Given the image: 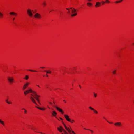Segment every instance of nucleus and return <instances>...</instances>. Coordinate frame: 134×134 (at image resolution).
I'll list each match as a JSON object with an SVG mask.
<instances>
[{
    "mask_svg": "<svg viewBox=\"0 0 134 134\" xmlns=\"http://www.w3.org/2000/svg\"><path fill=\"white\" fill-rule=\"evenodd\" d=\"M44 71L46 72L47 74L46 75V76L47 77H48V76L47 75V73H50L51 74V71H46V70Z\"/></svg>",
    "mask_w": 134,
    "mask_h": 134,
    "instance_id": "obj_19",
    "label": "nucleus"
},
{
    "mask_svg": "<svg viewBox=\"0 0 134 134\" xmlns=\"http://www.w3.org/2000/svg\"><path fill=\"white\" fill-rule=\"evenodd\" d=\"M84 129H85V130H86V129H86V128H84Z\"/></svg>",
    "mask_w": 134,
    "mask_h": 134,
    "instance_id": "obj_50",
    "label": "nucleus"
},
{
    "mask_svg": "<svg viewBox=\"0 0 134 134\" xmlns=\"http://www.w3.org/2000/svg\"><path fill=\"white\" fill-rule=\"evenodd\" d=\"M9 14L10 15H13L14 16H16L17 14L16 13L13 12H10L9 13Z\"/></svg>",
    "mask_w": 134,
    "mask_h": 134,
    "instance_id": "obj_12",
    "label": "nucleus"
},
{
    "mask_svg": "<svg viewBox=\"0 0 134 134\" xmlns=\"http://www.w3.org/2000/svg\"><path fill=\"white\" fill-rule=\"evenodd\" d=\"M114 125L116 126H120L121 125V122H117L114 124Z\"/></svg>",
    "mask_w": 134,
    "mask_h": 134,
    "instance_id": "obj_11",
    "label": "nucleus"
},
{
    "mask_svg": "<svg viewBox=\"0 0 134 134\" xmlns=\"http://www.w3.org/2000/svg\"><path fill=\"white\" fill-rule=\"evenodd\" d=\"M94 95L95 97H96L97 96V94L95 93H94Z\"/></svg>",
    "mask_w": 134,
    "mask_h": 134,
    "instance_id": "obj_38",
    "label": "nucleus"
},
{
    "mask_svg": "<svg viewBox=\"0 0 134 134\" xmlns=\"http://www.w3.org/2000/svg\"><path fill=\"white\" fill-rule=\"evenodd\" d=\"M88 130H90V131L92 133H93V131L92 130H90V129H88Z\"/></svg>",
    "mask_w": 134,
    "mask_h": 134,
    "instance_id": "obj_37",
    "label": "nucleus"
},
{
    "mask_svg": "<svg viewBox=\"0 0 134 134\" xmlns=\"http://www.w3.org/2000/svg\"><path fill=\"white\" fill-rule=\"evenodd\" d=\"M107 122H108V123H111V124H112L113 123L112 122H108V121H107Z\"/></svg>",
    "mask_w": 134,
    "mask_h": 134,
    "instance_id": "obj_41",
    "label": "nucleus"
},
{
    "mask_svg": "<svg viewBox=\"0 0 134 134\" xmlns=\"http://www.w3.org/2000/svg\"><path fill=\"white\" fill-rule=\"evenodd\" d=\"M52 114L53 116H55L57 114V113L55 111H53Z\"/></svg>",
    "mask_w": 134,
    "mask_h": 134,
    "instance_id": "obj_18",
    "label": "nucleus"
},
{
    "mask_svg": "<svg viewBox=\"0 0 134 134\" xmlns=\"http://www.w3.org/2000/svg\"><path fill=\"white\" fill-rule=\"evenodd\" d=\"M35 128H34V127H32L31 128V129L33 130H34V129H35Z\"/></svg>",
    "mask_w": 134,
    "mask_h": 134,
    "instance_id": "obj_39",
    "label": "nucleus"
},
{
    "mask_svg": "<svg viewBox=\"0 0 134 134\" xmlns=\"http://www.w3.org/2000/svg\"><path fill=\"white\" fill-rule=\"evenodd\" d=\"M70 9H71L72 14L74 12H75L76 11V9L73 8H70Z\"/></svg>",
    "mask_w": 134,
    "mask_h": 134,
    "instance_id": "obj_16",
    "label": "nucleus"
},
{
    "mask_svg": "<svg viewBox=\"0 0 134 134\" xmlns=\"http://www.w3.org/2000/svg\"><path fill=\"white\" fill-rule=\"evenodd\" d=\"M36 107L38 109H39L40 110H45V108H41L38 107Z\"/></svg>",
    "mask_w": 134,
    "mask_h": 134,
    "instance_id": "obj_22",
    "label": "nucleus"
},
{
    "mask_svg": "<svg viewBox=\"0 0 134 134\" xmlns=\"http://www.w3.org/2000/svg\"><path fill=\"white\" fill-rule=\"evenodd\" d=\"M44 67H40V68H44Z\"/></svg>",
    "mask_w": 134,
    "mask_h": 134,
    "instance_id": "obj_45",
    "label": "nucleus"
},
{
    "mask_svg": "<svg viewBox=\"0 0 134 134\" xmlns=\"http://www.w3.org/2000/svg\"><path fill=\"white\" fill-rule=\"evenodd\" d=\"M116 70H115L114 71H113L112 73H113V74H116Z\"/></svg>",
    "mask_w": 134,
    "mask_h": 134,
    "instance_id": "obj_29",
    "label": "nucleus"
},
{
    "mask_svg": "<svg viewBox=\"0 0 134 134\" xmlns=\"http://www.w3.org/2000/svg\"><path fill=\"white\" fill-rule=\"evenodd\" d=\"M60 119L61 120H63V119H62L60 117Z\"/></svg>",
    "mask_w": 134,
    "mask_h": 134,
    "instance_id": "obj_40",
    "label": "nucleus"
},
{
    "mask_svg": "<svg viewBox=\"0 0 134 134\" xmlns=\"http://www.w3.org/2000/svg\"><path fill=\"white\" fill-rule=\"evenodd\" d=\"M14 19H15V18H13L12 19L13 20V21H14Z\"/></svg>",
    "mask_w": 134,
    "mask_h": 134,
    "instance_id": "obj_42",
    "label": "nucleus"
},
{
    "mask_svg": "<svg viewBox=\"0 0 134 134\" xmlns=\"http://www.w3.org/2000/svg\"><path fill=\"white\" fill-rule=\"evenodd\" d=\"M49 89L51 90V89L50 88H49Z\"/></svg>",
    "mask_w": 134,
    "mask_h": 134,
    "instance_id": "obj_52",
    "label": "nucleus"
},
{
    "mask_svg": "<svg viewBox=\"0 0 134 134\" xmlns=\"http://www.w3.org/2000/svg\"><path fill=\"white\" fill-rule=\"evenodd\" d=\"M105 3V2L104 1L102 2V5H104Z\"/></svg>",
    "mask_w": 134,
    "mask_h": 134,
    "instance_id": "obj_32",
    "label": "nucleus"
},
{
    "mask_svg": "<svg viewBox=\"0 0 134 134\" xmlns=\"http://www.w3.org/2000/svg\"><path fill=\"white\" fill-rule=\"evenodd\" d=\"M27 87V86L25 84H24V85L23 86V90H24Z\"/></svg>",
    "mask_w": 134,
    "mask_h": 134,
    "instance_id": "obj_21",
    "label": "nucleus"
},
{
    "mask_svg": "<svg viewBox=\"0 0 134 134\" xmlns=\"http://www.w3.org/2000/svg\"><path fill=\"white\" fill-rule=\"evenodd\" d=\"M22 109L24 110V113H25V114L26 113L27 111L24 108H23Z\"/></svg>",
    "mask_w": 134,
    "mask_h": 134,
    "instance_id": "obj_28",
    "label": "nucleus"
},
{
    "mask_svg": "<svg viewBox=\"0 0 134 134\" xmlns=\"http://www.w3.org/2000/svg\"><path fill=\"white\" fill-rule=\"evenodd\" d=\"M30 99L36 105H37V104L36 103L35 99H34L33 97H30Z\"/></svg>",
    "mask_w": 134,
    "mask_h": 134,
    "instance_id": "obj_9",
    "label": "nucleus"
},
{
    "mask_svg": "<svg viewBox=\"0 0 134 134\" xmlns=\"http://www.w3.org/2000/svg\"><path fill=\"white\" fill-rule=\"evenodd\" d=\"M0 123L3 126L5 125V123L3 121H2L1 119H0Z\"/></svg>",
    "mask_w": 134,
    "mask_h": 134,
    "instance_id": "obj_20",
    "label": "nucleus"
},
{
    "mask_svg": "<svg viewBox=\"0 0 134 134\" xmlns=\"http://www.w3.org/2000/svg\"><path fill=\"white\" fill-rule=\"evenodd\" d=\"M79 87L80 88H81V87L80 85H79Z\"/></svg>",
    "mask_w": 134,
    "mask_h": 134,
    "instance_id": "obj_47",
    "label": "nucleus"
},
{
    "mask_svg": "<svg viewBox=\"0 0 134 134\" xmlns=\"http://www.w3.org/2000/svg\"><path fill=\"white\" fill-rule=\"evenodd\" d=\"M89 108L91 110H93L95 113L96 114H97L98 113V112L97 111L95 110L94 108H92L91 107H89Z\"/></svg>",
    "mask_w": 134,
    "mask_h": 134,
    "instance_id": "obj_13",
    "label": "nucleus"
},
{
    "mask_svg": "<svg viewBox=\"0 0 134 134\" xmlns=\"http://www.w3.org/2000/svg\"><path fill=\"white\" fill-rule=\"evenodd\" d=\"M66 9L68 11V12L67 13L71 15V13H70V10L68 8H66Z\"/></svg>",
    "mask_w": 134,
    "mask_h": 134,
    "instance_id": "obj_23",
    "label": "nucleus"
},
{
    "mask_svg": "<svg viewBox=\"0 0 134 134\" xmlns=\"http://www.w3.org/2000/svg\"><path fill=\"white\" fill-rule=\"evenodd\" d=\"M3 16V14L1 12H0V18H2Z\"/></svg>",
    "mask_w": 134,
    "mask_h": 134,
    "instance_id": "obj_24",
    "label": "nucleus"
},
{
    "mask_svg": "<svg viewBox=\"0 0 134 134\" xmlns=\"http://www.w3.org/2000/svg\"><path fill=\"white\" fill-rule=\"evenodd\" d=\"M28 70L29 71H32V72H36V71H34V70H30V69L29 70Z\"/></svg>",
    "mask_w": 134,
    "mask_h": 134,
    "instance_id": "obj_30",
    "label": "nucleus"
},
{
    "mask_svg": "<svg viewBox=\"0 0 134 134\" xmlns=\"http://www.w3.org/2000/svg\"><path fill=\"white\" fill-rule=\"evenodd\" d=\"M57 129L60 132H62V129H63L61 126H60V128H57Z\"/></svg>",
    "mask_w": 134,
    "mask_h": 134,
    "instance_id": "obj_14",
    "label": "nucleus"
},
{
    "mask_svg": "<svg viewBox=\"0 0 134 134\" xmlns=\"http://www.w3.org/2000/svg\"><path fill=\"white\" fill-rule=\"evenodd\" d=\"M42 4L44 6H45L46 5V4L45 2H44L43 4Z\"/></svg>",
    "mask_w": 134,
    "mask_h": 134,
    "instance_id": "obj_35",
    "label": "nucleus"
},
{
    "mask_svg": "<svg viewBox=\"0 0 134 134\" xmlns=\"http://www.w3.org/2000/svg\"><path fill=\"white\" fill-rule=\"evenodd\" d=\"M133 44L134 45V43H133Z\"/></svg>",
    "mask_w": 134,
    "mask_h": 134,
    "instance_id": "obj_53",
    "label": "nucleus"
},
{
    "mask_svg": "<svg viewBox=\"0 0 134 134\" xmlns=\"http://www.w3.org/2000/svg\"><path fill=\"white\" fill-rule=\"evenodd\" d=\"M50 104L51 105H52L53 107V106H54V105H53V104H55V103H54L53 102V104H52L51 103H50ZM54 106H55L54 105Z\"/></svg>",
    "mask_w": 134,
    "mask_h": 134,
    "instance_id": "obj_33",
    "label": "nucleus"
},
{
    "mask_svg": "<svg viewBox=\"0 0 134 134\" xmlns=\"http://www.w3.org/2000/svg\"><path fill=\"white\" fill-rule=\"evenodd\" d=\"M87 5L88 6H91L92 5V4L90 3H88L87 4Z\"/></svg>",
    "mask_w": 134,
    "mask_h": 134,
    "instance_id": "obj_25",
    "label": "nucleus"
},
{
    "mask_svg": "<svg viewBox=\"0 0 134 134\" xmlns=\"http://www.w3.org/2000/svg\"><path fill=\"white\" fill-rule=\"evenodd\" d=\"M64 116L68 121L70 122H72L71 121V119L69 118V116L68 115H64Z\"/></svg>",
    "mask_w": 134,
    "mask_h": 134,
    "instance_id": "obj_7",
    "label": "nucleus"
},
{
    "mask_svg": "<svg viewBox=\"0 0 134 134\" xmlns=\"http://www.w3.org/2000/svg\"><path fill=\"white\" fill-rule=\"evenodd\" d=\"M34 16L35 18L38 19H39L41 18V15L38 13H36L34 15Z\"/></svg>",
    "mask_w": 134,
    "mask_h": 134,
    "instance_id": "obj_6",
    "label": "nucleus"
},
{
    "mask_svg": "<svg viewBox=\"0 0 134 134\" xmlns=\"http://www.w3.org/2000/svg\"><path fill=\"white\" fill-rule=\"evenodd\" d=\"M100 2H97L96 3V4L95 5V7H99L100 6Z\"/></svg>",
    "mask_w": 134,
    "mask_h": 134,
    "instance_id": "obj_15",
    "label": "nucleus"
},
{
    "mask_svg": "<svg viewBox=\"0 0 134 134\" xmlns=\"http://www.w3.org/2000/svg\"><path fill=\"white\" fill-rule=\"evenodd\" d=\"M122 1V0H120V1H119V2H121Z\"/></svg>",
    "mask_w": 134,
    "mask_h": 134,
    "instance_id": "obj_44",
    "label": "nucleus"
},
{
    "mask_svg": "<svg viewBox=\"0 0 134 134\" xmlns=\"http://www.w3.org/2000/svg\"><path fill=\"white\" fill-rule=\"evenodd\" d=\"M6 102L8 104H10L12 103L11 102L8 101L7 100H6Z\"/></svg>",
    "mask_w": 134,
    "mask_h": 134,
    "instance_id": "obj_26",
    "label": "nucleus"
},
{
    "mask_svg": "<svg viewBox=\"0 0 134 134\" xmlns=\"http://www.w3.org/2000/svg\"><path fill=\"white\" fill-rule=\"evenodd\" d=\"M77 15V13L76 12V11H75V12H74L72 14H71V17H73L76 16Z\"/></svg>",
    "mask_w": 134,
    "mask_h": 134,
    "instance_id": "obj_10",
    "label": "nucleus"
},
{
    "mask_svg": "<svg viewBox=\"0 0 134 134\" xmlns=\"http://www.w3.org/2000/svg\"><path fill=\"white\" fill-rule=\"evenodd\" d=\"M30 99L36 105H37V104L36 103L35 99H34L33 97H30Z\"/></svg>",
    "mask_w": 134,
    "mask_h": 134,
    "instance_id": "obj_8",
    "label": "nucleus"
},
{
    "mask_svg": "<svg viewBox=\"0 0 134 134\" xmlns=\"http://www.w3.org/2000/svg\"><path fill=\"white\" fill-rule=\"evenodd\" d=\"M8 79L9 83L10 84H11L12 83L14 82V80L12 77H8Z\"/></svg>",
    "mask_w": 134,
    "mask_h": 134,
    "instance_id": "obj_4",
    "label": "nucleus"
},
{
    "mask_svg": "<svg viewBox=\"0 0 134 134\" xmlns=\"http://www.w3.org/2000/svg\"><path fill=\"white\" fill-rule=\"evenodd\" d=\"M71 121L72 122V123H73V122H74V121L73 120H72Z\"/></svg>",
    "mask_w": 134,
    "mask_h": 134,
    "instance_id": "obj_43",
    "label": "nucleus"
},
{
    "mask_svg": "<svg viewBox=\"0 0 134 134\" xmlns=\"http://www.w3.org/2000/svg\"><path fill=\"white\" fill-rule=\"evenodd\" d=\"M27 13L29 16L32 17L33 16V14L31 9H28L27 10Z\"/></svg>",
    "mask_w": 134,
    "mask_h": 134,
    "instance_id": "obj_3",
    "label": "nucleus"
},
{
    "mask_svg": "<svg viewBox=\"0 0 134 134\" xmlns=\"http://www.w3.org/2000/svg\"><path fill=\"white\" fill-rule=\"evenodd\" d=\"M53 106V107H55L56 108V109H57V110H58L59 112H61L62 114H63L64 112L62 111V110L61 109H60L58 107L56 106Z\"/></svg>",
    "mask_w": 134,
    "mask_h": 134,
    "instance_id": "obj_5",
    "label": "nucleus"
},
{
    "mask_svg": "<svg viewBox=\"0 0 134 134\" xmlns=\"http://www.w3.org/2000/svg\"><path fill=\"white\" fill-rule=\"evenodd\" d=\"M30 92H32L33 94H31V95L33 96L34 98L37 101V102L40 103V102L39 101V99L38 97H39L40 96L37 94L36 92L35 91H32V90L30 88L29 90H27L24 91V94L25 95H26L27 94L29 93Z\"/></svg>",
    "mask_w": 134,
    "mask_h": 134,
    "instance_id": "obj_1",
    "label": "nucleus"
},
{
    "mask_svg": "<svg viewBox=\"0 0 134 134\" xmlns=\"http://www.w3.org/2000/svg\"><path fill=\"white\" fill-rule=\"evenodd\" d=\"M41 134H44V133H42L41 132H40Z\"/></svg>",
    "mask_w": 134,
    "mask_h": 134,
    "instance_id": "obj_46",
    "label": "nucleus"
},
{
    "mask_svg": "<svg viewBox=\"0 0 134 134\" xmlns=\"http://www.w3.org/2000/svg\"><path fill=\"white\" fill-rule=\"evenodd\" d=\"M119 2H120L119 1H116L115 2V3H119Z\"/></svg>",
    "mask_w": 134,
    "mask_h": 134,
    "instance_id": "obj_36",
    "label": "nucleus"
},
{
    "mask_svg": "<svg viewBox=\"0 0 134 134\" xmlns=\"http://www.w3.org/2000/svg\"><path fill=\"white\" fill-rule=\"evenodd\" d=\"M37 85L38 86V87H39V85Z\"/></svg>",
    "mask_w": 134,
    "mask_h": 134,
    "instance_id": "obj_49",
    "label": "nucleus"
},
{
    "mask_svg": "<svg viewBox=\"0 0 134 134\" xmlns=\"http://www.w3.org/2000/svg\"><path fill=\"white\" fill-rule=\"evenodd\" d=\"M29 84V82H27L25 84L27 86H28Z\"/></svg>",
    "mask_w": 134,
    "mask_h": 134,
    "instance_id": "obj_34",
    "label": "nucleus"
},
{
    "mask_svg": "<svg viewBox=\"0 0 134 134\" xmlns=\"http://www.w3.org/2000/svg\"><path fill=\"white\" fill-rule=\"evenodd\" d=\"M28 75H26L24 79L26 80H27L28 79Z\"/></svg>",
    "mask_w": 134,
    "mask_h": 134,
    "instance_id": "obj_27",
    "label": "nucleus"
},
{
    "mask_svg": "<svg viewBox=\"0 0 134 134\" xmlns=\"http://www.w3.org/2000/svg\"><path fill=\"white\" fill-rule=\"evenodd\" d=\"M62 131L63 132L62 133V134H68L67 132L64 129H62Z\"/></svg>",
    "mask_w": 134,
    "mask_h": 134,
    "instance_id": "obj_17",
    "label": "nucleus"
},
{
    "mask_svg": "<svg viewBox=\"0 0 134 134\" xmlns=\"http://www.w3.org/2000/svg\"><path fill=\"white\" fill-rule=\"evenodd\" d=\"M62 123L66 129V130L68 131L69 134H72L71 133H73V134H76L73 131H71V130L65 124H64V123L63 122H62Z\"/></svg>",
    "mask_w": 134,
    "mask_h": 134,
    "instance_id": "obj_2",
    "label": "nucleus"
},
{
    "mask_svg": "<svg viewBox=\"0 0 134 134\" xmlns=\"http://www.w3.org/2000/svg\"><path fill=\"white\" fill-rule=\"evenodd\" d=\"M88 1H90L91 0H88Z\"/></svg>",
    "mask_w": 134,
    "mask_h": 134,
    "instance_id": "obj_48",
    "label": "nucleus"
},
{
    "mask_svg": "<svg viewBox=\"0 0 134 134\" xmlns=\"http://www.w3.org/2000/svg\"><path fill=\"white\" fill-rule=\"evenodd\" d=\"M106 2L107 3H110V1L109 0H106Z\"/></svg>",
    "mask_w": 134,
    "mask_h": 134,
    "instance_id": "obj_31",
    "label": "nucleus"
},
{
    "mask_svg": "<svg viewBox=\"0 0 134 134\" xmlns=\"http://www.w3.org/2000/svg\"><path fill=\"white\" fill-rule=\"evenodd\" d=\"M47 88H48V86H47Z\"/></svg>",
    "mask_w": 134,
    "mask_h": 134,
    "instance_id": "obj_51",
    "label": "nucleus"
}]
</instances>
